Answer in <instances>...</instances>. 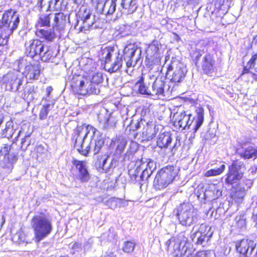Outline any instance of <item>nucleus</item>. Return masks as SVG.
Returning a JSON list of instances; mask_svg holds the SVG:
<instances>
[{"mask_svg":"<svg viewBox=\"0 0 257 257\" xmlns=\"http://www.w3.org/2000/svg\"><path fill=\"white\" fill-rule=\"evenodd\" d=\"M178 174V169L173 166L163 168L157 174L154 181L156 189L161 190L166 188L174 179Z\"/></svg>","mask_w":257,"mask_h":257,"instance_id":"7","label":"nucleus"},{"mask_svg":"<svg viewBox=\"0 0 257 257\" xmlns=\"http://www.w3.org/2000/svg\"><path fill=\"white\" fill-rule=\"evenodd\" d=\"M196 116L191 117V121L187 126V129H191L196 132L202 124L204 121V109L202 107H198L196 109Z\"/></svg>","mask_w":257,"mask_h":257,"instance_id":"20","label":"nucleus"},{"mask_svg":"<svg viewBox=\"0 0 257 257\" xmlns=\"http://www.w3.org/2000/svg\"><path fill=\"white\" fill-rule=\"evenodd\" d=\"M4 38V37L2 36V35L0 34V46H4L8 43V42H7L6 43H3L2 40H3Z\"/></svg>","mask_w":257,"mask_h":257,"instance_id":"60","label":"nucleus"},{"mask_svg":"<svg viewBox=\"0 0 257 257\" xmlns=\"http://www.w3.org/2000/svg\"><path fill=\"white\" fill-rule=\"evenodd\" d=\"M235 247L240 257H255V244L250 240L242 239L236 243Z\"/></svg>","mask_w":257,"mask_h":257,"instance_id":"15","label":"nucleus"},{"mask_svg":"<svg viewBox=\"0 0 257 257\" xmlns=\"http://www.w3.org/2000/svg\"><path fill=\"white\" fill-rule=\"evenodd\" d=\"M187 72L186 66L178 60L175 59L169 65L166 75L172 82L177 83L184 80Z\"/></svg>","mask_w":257,"mask_h":257,"instance_id":"10","label":"nucleus"},{"mask_svg":"<svg viewBox=\"0 0 257 257\" xmlns=\"http://www.w3.org/2000/svg\"><path fill=\"white\" fill-rule=\"evenodd\" d=\"M71 86L74 93L82 95L97 94L100 91L99 87L97 85H93L90 82V79L80 75L73 77Z\"/></svg>","mask_w":257,"mask_h":257,"instance_id":"3","label":"nucleus"},{"mask_svg":"<svg viewBox=\"0 0 257 257\" xmlns=\"http://www.w3.org/2000/svg\"><path fill=\"white\" fill-rule=\"evenodd\" d=\"M116 0H106L99 11L105 15H111L116 10Z\"/></svg>","mask_w":257,"mask_h":257,"instance_id":"28","label":"nucleus"},{"mask_svg":"<svg viewBox=\"0 0 257 257\" xmlns=\"http://www.w3.org/2000/svg\"><path fill=\"white\" fill-rule=\"evenodd\" d=\"M23 234L22 233H18L16 234L15 237H20L21 236H22ZM24 239L22 238H20V241H24Z\"/></svg>","mask_w":257,"mask_h":257,"instance_id":"62","label":"nucleus"},{"mask_svg":"<svg viewBox=\"0 0 257 257\" xmlns=\"http://www.w3.org/2000/svg\"><path fill=\"white\" fill-rule=\"evenodd\" d=\"M45 44L39 39H31L25 43V54L31 58L39 55L44 50Z\"/></svg>","mask_w":257,"mask_h":257,"instance_id":"17","label":"nucleus"},{"mask_svg":"<svg viewBox=\"0 0 257 257\" xmlns=\"http://www.w3.org/2000/svg\"><path fill=\"white\" fill-rule=\"evenodd\" d=\"M124 122V125H126L127 126H131V129H134L133 124L134 123L133 122V120L132 119V117H130V119H128L127 116H126L125 118H124L123 120Z\"/></svg>","mask_w":257,"mask_h":257,"instance_id":"55","label":"nucleus"},{"mask_svg":"<svg viewBox=\"0 0 257 257\" xmlns=\"http://www.w3.org/2000/svg\"><path fill=\"white\" fill-rule=\"evenodd\" d=\"M35 151L38 158L39 157L42 158L43 156H45L47 152V150L42 145H39L36 148Z\"/></svg>","mask_w":257,"mask_h":257,"instance_id":"49","label":"nucleus"},{"mask_svg":"<svg viewBox=\"0 0 257 257\" xmlns=\"http://www.w3.org/2000/svg\"><path fill=\"white\" fill-rule=\"evenodd\" d=\"M136 243L134 241H126L123 243L122 249L126 253H131L134 251Z\"/></svg>","mask_w":257,"mask_h":257,"instance_id":"42","label":"nucleus"},{"mask_svg":"<svg viewBox=\"0 0 257 257\" xmlns=\"http://www.w3.org/2000/svg\"><path fill=\"white\" fill-rule=\"evenodd\" d=\"M143 169L141 168V165L140 164L134 171L130 170L129 174L132 177V179H134L136 182H140L142 181V179L140 178V174Z\"/></svg>","mask_w":257,"mask_h":257,"instance_id":"43","label":"nucleus"},{"mask_svg":"<svg viewBox=\"0 0 257 257\" xmlns=\"http://www.w3.org/2000/svg\"><path fill=\"white\" fill-rule=\"evenodd\" d=\"M211 251L205 250L199 251L194 255H192L191 257H208V254L211 253Z\"/></svg>","mask_w":257,"mask_h":257,"instance_id":"54","label":"nucleus"},{"mask_svg":"<svg viewBox=\"0 0 257 257\" xmlns=\"http://www.w3.org/2000/svg\"><path fill=\"white\" fill-rule=\"evenodd\" d=\"M246 194V191L244 188H240L235 193L236 197L242 199Z\"/></svg>","mask_w":257,"mask_h":257,"instance_id":"53","label":"nucleus"},{"mask_svg":"<svg viewBox=\"0 0 257 257\" xmlns=\"http://www.w3.org/2000/svg\"><path fill=\"white\" fill-rule=\"evenodd\" d=\"M78 22H82L80 31L85 32L91 29L95 23V16L92 15L89 9L85 7L80 8L78 13Z\"/></svg>","mask_w":257,"mask_h":257,"instance_id":"16","label":"nucleus"},{"mask_svg":"<svg viewBox=\"0 0 257 257\" xmlns=\"http://www.w3.org/2000/svg\"><path fill=\"white\" fill-rule=\"evenodd\" d=\"M159 45L157 41H154L150 44L146 50L147 57H150V59L157 58L159 55Z\"/></svg>","mask_w":257,"mask_h":257,"instance_id":"35","label":"nucleus"},{"mask_svg":"<svg viewBox=\"0 0 257 257\" xmlns=\"http://www.w3.org/2000/svg\"><path fill=\"white\" fill-rule=\"evenodd\" d=\"M225 165L224 163H220V165L215 168L210 169L204 173V175L206 177L215 176L220 175L225 169Z\"/></svg>","mask_w":257,"mask_h":257,"instance_id":"36","label":"nucleus"},{"mask_svg":"<svg viewBox=\"0 0 257 257\" xmlns=\"http://www.w3.org/2000/svg\"><path fill=\"white\" fill-rule=\"evenodd\" d=\"M30 137L29 135H26L25 138H23L21 142V149L23 151H25L27 150L28 147L31 144L30 140H29L28 138Z\"/></svg>","mask_w":257,"mask_h":257,"instance_id":"50","label":"nucleus"},{"mask_svg":"<svg viewBox=\"0 0 257 257\" xmlns=\"http://www.w3.org/2000/svg\"><path fill=\"white\" fill-rule=\"evenodd\" d=\"M238 227L242 228L246 225V219L244 215L237 216L235 219Z\"/></svg>","mask_w":257,"mask_h":257,"instance_id":"48","label":"nucleus"},{"mask_svg":"<svg viewBox=\"0 0 257 257\" xmlns=\"http://www.w3.org/2000/svg\"><path fill=\"white\" fill-rule=\"evenodd\" d=\"M99 126L103 130L113 128L117 122L116 117L111 114L106 113L105 115L100 114L98 116Z\"/></svg>","mask_w":257,"mask_h":257,"instance_id":"21","label":"nucleus"},{"mask_svg":"<svg viewBox=\"0 0 257 257\" xmlns=\"http://www.w3.org/2000/svg\"><path fill=\"white\" fill-rule=\"evenodd\" d=\"M104 257H115V255L113 252H109L106 253Z\"/></svg>","mask_w":257,"mask_h":257,"instance_id":"61","label":"nucleus"},{"mask_svg":"<svg viewBox=\"0 0 257 257\" xmlns=\"http://www.w3.org/2000/svg\"><path fill=\"white\" fill-rule=\"evenodd\" d=\"M7 80V89L14 91H17L19 87L22 85L23 75L19 70L8 73L5 76Z\"/></svg>","mask_w":257,"mask_h":257,"instance_id":"18","label":"nucleus"},{"mask_svg":"<svg viewBox=\"0 0 257 257\" xmlns=\"http://www.w3.org/2000/svg\"><path fill=\"white\" fill-rule=\"evenodd\" d=\"M123 53L124 59L130 60L136 58V56H138L139 59L141 50L138 48L136 44H129L124 48Z\"/></svg>","mask_w":257,"mask_h":257,"instance_id":"23","label":"nucleus"},{"mask_svg":"<svg viewBox=\"0 0 257 257\" xmlns=\"http://www.w3.org/2000/svg\"><path fill=\"white\" fill-rule=\"evenodd\" d=\"M138 149V144L135 142H131L129 145L128 149L125 154L124 158L127 157H129L130 155L134 154Z\"/></svg>","mask_w":257,"mask_h":257,"instance_id":"46","label":"nucleus"},{"mask_svg":"<svg viewBox=\"0 0 257 257\" xmlns=\"http://www.w3.org/2000/svg\"><path fill=\"white\" fill-rule=\"evenodd\" d=\"M52 90H53V88L51 86H49L47 88L46 92L47 93V95L48 96L50 95V94Z\"/></svg>","mask_w":257,"mask_h":257,"instance_id":"58","label":"nucleus"},{"mask_svg":"<svg viewBox=\"0 0 257 257\" xmlns=\"http://www.w3.org/2000/svg\"><path fill=\"white\" fill-rule=\"evenodd\" d=\"M71 140L77 151L85 156L91 151L97 154L104 144L99 132L90 125L77 126L73 131Z\"/></svg>","mask_w":257,"mask_h":257,"instance_id":"1","label":"nucleus"},{"mask_svg":"<svg viewBox=\"0 0 257 257\" xmlns=\"http://www.w3.org/2000/svg\"><path fill=\"white\" fill-rule=\"evenodd\" d=\"M172 141V134L168 132L160 133L157 141V146L161 149L167 148Z\"/></svg>","mask_w":257,"mask_h":257,"instance_id":"26","label":"nucleus"},{"mask_svg":"<svg viewBox=\"0 0 257 257\" xmlns=\"http://www.w3.org/2000/svg\"><path fill=\"white\" fill-rule=\"evenodd\" d=\"M177 216L181 224L190 226L197 221V212L189 203H183L177 209Z\"/></svg>","mask_w":257,"mask_h":257,"instance_id":"9","label":"nucleus"},{"mask_svg":"<svg viewBox=\"0 0 257 257\" xmlns=\"http://www.w3.org/2000/svg\"><path fill=\"white\" fill-rule=\"evenodd\" d=\"M101 59L104 62V68L110 73L117 71L122 66L121 57L112 47H105L101 50Z\"/></svg>","mask_w":257,"mask_h":257,"instance_id":"5","label":"nucleus"},{"mask_svg":"<svg viewBox=\"0 0 257 257\" xmlns=\"http://www.w3.org/2000/svg\"><path fill=\"white\" fill-rule=\"evenodd\" d=\"M98 168L102 169L103 170L105 171H107L109 169L112 168H114L116 164V161L114 159H112L111 160L110 162L107 164L109 158L108 156L106 157V156L101 157L98 159Z\"/></svg>","mask_w":257,"mask_h":257,"instance_id":"31","label":"nucleus"},{"mask_svg":"<svg viewBox=\"0 0 257 257\" xmlns=\"http://www.w3.org/2000/svg\"><path fill=\"white\" fill-rule=\"evenodd\" d=\"M19 71L24 68L25 70L23 72V75H25L29 80L38 79L40 72L39 65L37 63L32 64L27 61L26 59H22L17 62Z\"/></svg>","mask_w":257,"mask_h":257,"instance_id":"13","label":"nucleus"},{"mask_svg":"<svg viewBox=\"0 0 257 257\" xmlns=\"http://www.w3.org/2000/svg\"><path fill=\"white\" fill-rule=\"evenodd\" d=\"M139 59V57L136 56V58H134V59H131L130 60H128V59L124 60L126 61V65L127 68H129L132 67L133 66H135Z\"/></svg>","mask_w":257,"mask_h":257,"instance_id":"52","label":"nucleus"},{"mask_svg":"<svg viewBox=\"0 0 257 257\" xmlns=\"http://www.w3.org/2000/svg\"><path fill=\"white\" fill-rule=\"evenodd\" d=\"M187 240V238L183 234H180L177 237L170 238L166 242V245L167 246L168 250L174 256L188 257L190 254V251L187 254L188 247L186 244Z\"/></svg>","mask_w":257,"mask_h":257,"instance_id":"6","label":"nucleus"},{"mask_svg":"<svg viewBox=\"0 0 257 257\" xmlns=\"http://www.w3.org/2000/svg\"><path fill=\"white\" fill-rule=\"evenodd\" d=\"M240 157L244 159L257 158V147L249 146L244 149L243 151L239 153Z\"/></svg>","mask_w":257,"mask_h":257,"instance_id":"34","label":"nucleus"},{"mask_svg":"<svg viewBox=\"0 0 257 257\" xmlns=\"http://www.w3.org/2000/svg\"><path fill=\"white\" fill-rule=\"evenodd\" d=\"M115 143L116 145V153L119 154H121L127 144L126 139L123 138H119L116 140Z\"/></svg>","mask_w":257,"mask_h":257,"instance_id":"39","label":"nucleus"},{"mask_svg":"<svg viewBox=\"0 0 257 257\" xmlns=\"http://www.w3.org/2000/svg\"><path fill=\"white\" fill-rule=\"evenodd\" d=\"M139 163L141 165L142 169L146 168L149 170H151L152 172L156 169V163L151 159H147L145 162H144L143 160H141Z\"/></svg>","mask_w":257,"mask_h":257,"instance_id":"38","label":"nucleus"},{"mask_svg":"<svg viewBox=\"0 0 257 257\" xmlns=\"http://www.w3.org/2000/svg\"><path fill=\"white\" fill-rule=\"evenodd\" d=\"M135 130L138 129L140 127V122H137L135 124Z\"/></svg>","mask_w":257,"mask_h":257,"instance_id":"63","label":"nucleus"},{"mask_svg":"<svg viewBox=\"0 0 257 257\" xmlns=\"http://www.w3.org/2000/svg\"><path fill=\"white\" fill-rule=\"evenodd\" d=\"M213 233L211 227L203 223L200 225L198 230L191 234V237L193 242L204 246L211 237Z\"/></svg>","mask_w":257,"mask_h":257,"instance_id":"14","label":"nucleus"},{"mask_svg":"<svg viewBox=\"0 0 257 257\" xmlns=\"http://www.w3.org/2000/svg\"><path fill=\"white\" fill-rule=\"evenodd\" d=\"M74 164L78 170L76 179L80 180L81 182L88 181L90 178V176L88 172L86 163L80 161H75Z\"/></svg>","mask_w":257,"mask_h":257,"instance_id":"22","label":"nucleus"},{"mask_svg":"<svg viewBox=\"0 0 257 257\" xmlns=\"http://www.w3.org/2000/svg\"><path fill=\"white\" fill-rule=\"evenodd\" d=\"M32 226L37 242L47 236L53 228L51 220L44 215L34 216L32 219Z\"/></svg>","mask_w":257,"mask_h":257,"instance_id":"4","label":"nucleus"},{"mask_svg":"<svg viewBox=\"0 0 257 257\" xmlns=\"http://www.w3.org/2000/svg\"><path fill=\"white\" fill-rule=\"evenodd\" d=\"M52 20L51 14H43L40 15L38 21V26L40 27H49L50 26V21Z\"/></svg>","mask_w":257,"mask_h":257,"instance_id":"37","label":"nucleus"},{"mask_svg":"<svg viewBox=\"0 0 257 257\" xmlns=\"http://www.w3.org/2000/svg\"><path fill=\"white\" fill-rule=\"evenodd\" d=\"M137 0H121V7L124 12L128 14L134 13L138 8Z\"/></svg>","mask_w":257,"mask_h":257,"instance_id":"30","label":"nucleus"},{"mask_svg":"<svg viewBox=\"0 0 257 257\" xmlns=\"http://www.w3.org/2000/svg\"><path fill=\"white\" fill-rule=\"evenodd\" d=\"M36 35L42 39H44L47 41L52 42L56 37L53 29L48 30L37 29L36 31Z\"/></svg>","mask_w":257,"mask_h":257,"instance_id":"29","label":"nucleus"},{"mask_svg":"<svg viewBox=\"0 0 257 257\" xmlns=\"http://www.w3.org/2000/svg\"><path fill=\"white\" fill-rule=\"evenodd\" d=\"M22 133V130H20V131H19V132H18V133L17 136L15 137V138H16H16H18L20 136V134H21Z\"/></svg>","mask_w":257,"mask_h":257,"instance_id":"64","label":"nucleus"},{"mask_svg":"<svg viewBox=\"0 0 257 257\" xmlns=\"http://www.w3.org/2000/svg\"><path fill=\"white\" fill-rule=\"evenodd\" d=\"M57 55L53 48L48 45H44V50L42 51L39 56L43 61L47 62L52 58L55 57Z\"/></svg>","mask_w":257,"mask_h":257,"instance_id":"32","label":"nucleus"},{"mask_svg":"<svg viewBox=\"0 0 257 257\" xmlns=\"http://www.w3.org/2000/svg\"><path fill=\"white\" fill-rule=\"evenodd\" d=\"M245 170V166L242 162L238 160L234 161L228 167L225 183L230 185L237 183L242 178Z\"/></svg>","mask_w":257,"mask_h":257,"instance_id":"12","label":"nucleus"},{"mask_svg":"<svg viewBox=\"0 0 257 257\" xmlns=\"http://www.w3.org/2000/svg\"><path fill=\"white\" fill-rule=\"evenodd\" d=\"M152 173L153 172L151 170H149L145 168L142 171V172L140 175V178L142 179V181L147 180L150 177Z\"/></svg>","mask_w":257,"mask_h":257,"instance_id":"51","label":"nucleus"},{"mask_svg":"<svg viewBox=\"0 0 257 257\" xmlns=\"http://www.w3.org/2000/svg\"><path fill=\"white\" fill-rule=\"evenodd\" d=\"M163 126L161 125H150L147 126L143 132V138L145 140H152L156 137L160 130H162Z\"/></svg>","mask_w":257,"mask_h":257,"instance_id":"25","label":"nucleus"},{"mask_svg":"<svg viewBox=\"0 0 257 257\" xmlns=\"http://www.w3.org/2000/svg\"><path fill=\"white\" fill-rule=\"evenodd\" d=\"M136 85L139 86V92L142 94H151V90H149L144 82V78L142 77L139 81L136 84Z\"/></svg>","mask_w":257,"mask_h":257,"instance_id":"41","label":"nucleus"},{"mask_svg":"<svg viewBox=\"0 0 257 257\" xmlns=\"http://www.w3.org/2000/svg\"><path fill=\"white\" fill-rule=\"evenodd\" d=\"M12 122H7L6 123V127L3 130V135L5 137H12L14 135V130L11 127Z\"/></svg>","mask_w":257,"mask_h":257,"instance_id":"47","label":"nucleus"},{"mask_svg":"<svg viewBox=\"0 0 257 257\" xmlns=\"http://www.w3.org/2000/svg\"><path fill=\"white\" fill-rule=\"evenodd\" d=\"M160 66L156 65L151 69L149 72V77L151 79L155 80L152 85V90H151V95H157L165 96L169 93V86L168 84L161 80L158 79L157 77L160 73Z\"/></svg>","mask_w":257,"mask_h":257,"instance_id":"8","label":"nucleus"},{"mask_svg":"<svg viewBox=\"0 0 257 257\" xmlns=\"http://www.w3.org/2000/svg\"><path fill=\"white\" fill-rule=\"evenodd\" d=\"M20 23V15L15 10L5 11L3 15L2 21L0 22V34L4 37L3 43L8 42L9 38L16 30Z\"/></svg>","mask_w":257,"mask_h":257,"instance_id":"2","label":"nucleus"},{"mask_svg":"<svg viewBox=\"0 0 257 257\" xmlns=\"http://www.w3.org/2000/svg\"><path fill=\"white\" fill-rule=\"evenodd\" d=\"M103 80V75L101 72H95L93 73L91 76V80L90 82L93 85H97L98 86V84L101 83Z\"/></svg>","mask_w":257,"mask_h":257,"instance_id":"44","label":"nucleus"},{"mask_svg":"<svg viewBox=\"0 0 257 257\" xmlns=\"http://www.w3.org/2000/svg\"><path fill=\"white\" fill-rule=\"evenodd\" d=\"M251 46L252 47L257 48V35L254 37V38L252 41Z\"/></svg>","mask_w":257,"mask_h":257,"instance_id":"57","label":"nucleus"},{"mask_svg":"<svg viewBox=\"0 0 257 257\" xmlns=\"http://www.w3.org/2000/svg\"><path fill=\"white\" fill-rule=\"evenodd\" d=\"M191 115L186 114L185 112H181L180 114H176L174 124L178 126L183 130L187 129L188 123L191 121Z\"/></svg>","mask_w":257,"mask_h":257,"instance_id":"24","label":"nucleus"},{"mask_svg":"<svg viewBox=\"0 0 257 257\" xmlns=\"http://www.w3.org/2000/svg\"><path fill=\"white\" fill-rule=\"evenodd\" d=\"M52 26L53 28H62L66 23L67 16L62 13L51 14Z\"/></svg>","mask_w":257,"mask_h":257,"instance_id":"27","label":"nucleus"},{"mask_svg":"<svg viewBox=\"0 0 257 257\" xmlns=\"http://www.w3.org/2000/svg\"><path fill=\"white\" fill-rule=\"evenodd\" d=\"M11 146L5 145L0 150V166L8 174L12 172L14 164L17 160V156L11 152Z\"/></svg>","mask_w":257,"mask_h":257,"instance_id":"11","label":"nucleus"},{"mask_svg":"<svg viewBox=\"0 0 257 257\" xmlns=\"http://www.w3.org/2000/svg\"><path fill=\"white\" fill-rule=\"evenodd\" d=\"M215 60L213 55L210 53L205 54L202 57L201 66L203 72L207 75L214 72Z\"/></svg>","mask_w":257,"mask_h":257,"instance_id":"19","label":"nucleus"},{"mask_svg":"<svg viewBox=\"0 0 257 257\" xmlns=\"http://www.w3.org/2000/svg\"><path fill=\"white\" fill-rule=\"evenodd\" d=\"M53 105L50 104L44 105L41 109L39 118L40 119L43 120L46 118L49 111L52 108Z\"/></svg>","mask_w":257,"mask_h":257,"instance_id":"45","label":"nucleus"},{"mask_svg":"<svg viewBox=\"0 0 257 257\" xmlns=\"http://www.w3.org/2000/svg\"><path fill=\"white\" fill-rule=\"evenodd\" d=\"M121 199L116 198H111L106 202V205L111 209H115L117 207H121L122 204Z\"/></svg>","mask_w":257,"mask_h":257,"instance_id":"40","label":"nucleus"},{"mask_svg":"<svg viewBox=\"0 0 257 257\" xmlns=\"http://www.w3.org/2000/svg\"><path fill=\"white\" fill-rule=\"evenodd\" d=\"M180 143H177V142H176V143L174 144L172 149V152H174V151H176V148H178L179 146H180Z\"/></svg>","mask_w":257,"mask_h":257,"instance_id":"59","label":"nucleus"},{"mask_svg":"<svg viewBox=\"0 0 257 257\" xmlns=\"http://www.w3.org/2000/svg\"><path fill=\"white\" fill-rule=\"evenodd\" d=\"M108 233V240L111 241L112 240L115 239L116 236L115 234L113 232V231H111V229H109Z\"/></svg>","mask_w":257,"mask_h":257,"instance_id":"56","label":"nucleus"},{"mask_svg":"<svg viewBox=\"0 0 257 257\" xmlns=\"http://www.w3.org/2000/svg\"><path fill=\"white\" fill-rule=\"evenodd\" d=\"M257 72V53L252 55L243 69V73Z\"/></svg>","mask_w":257,"mask_h":257,"instance_id":"33","label":"nucleus"}]
</instances>
